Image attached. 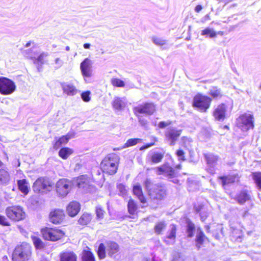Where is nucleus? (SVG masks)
<instances>
[{"instance_id": "obj_32", "label": "nucleus", "mask_w": 261, "mask_h": 261, "mask_svg": "<svg viewBox=\"0 0 261 261\" xmlns=\"http://www.w3.org/2000/svg\"><path fill=\"white\" fill-rule=\"evenodd\" d=\"M82 259V261H96L94 254L88 250L83 251Z\"/></svg>"}, {"instance_id": "obj_35", "label": "nucleus", "mask_w": 261, "mask_h": 261, "mask_svg": "<svg viewBox=\"0 0 261 261\" xmlns=\"http://www.w3.org/2000/svg\"><path fill=\"white\" fill-rule=\"evenodd\" d=\"M209 94L215 98H220L222 96L221 89L216 87H212L210 90Z\"/></svg>"}, {"instance_id": "obj_54", "label": "nucleus", "mask_w": 261, "mask_h": 261, "mask_svg": "<svg viewBox=\"0 0 261 261\" xmlns=\"http://www.w3.org/2000/svg\"><path fill=\"white\" fill-rule=\"evenodd\" d=\"M55 68H59L61 67L63 64V61L59 58H57L55 60Z\"/></svg>"}, {"instance_id": "obj_7", "label": "nucleus", "mask_w": 261, "mask_h": 261, "mask_svg": "<svg viewBox=\"0 0 261 261\" xmlns=\"http://www.w3.org/2000/svg\"><path fill=\"white\" fill-rule=\"evenodd\" d=\"M53 184L49 178L46 177L38 178L33 185V190L37 193H46L50 191Z\"/></svg>"}, {"instance_id": "obj_25", "label": "nucleus", "mask_w": 261, "mask_h": 261, "mask_svg": "<svg viewBox=\"0 0 261 261\" xmlns=\"http://www.w3.org/2000/svg\"><path fill=\"white\" fill-rule=\"evenodd\" d=\"M250 199V195L246 191H242L236 197L237 201L241 204L249 200Z\"/></svg>"}, {"instance_id": "obj_9", "label": "nucleus", "mask_w": 261, "mask_h": 261, "mask_svg": "<svg viewBox=\"0 0 261 261\" xmlns=\"http://www.w3.org/2000/svg\"><path fill=\"white\" fill-rule=\"evenodd\" d=\"M43 238L48 241H56L61 239L64 233L60 229L55 228H45L42 229Z\"/></svg>"}, {"instance_id": "obj_29", "label": "nucleus", "mask_w": 261, "mask_h": 261, "mask_svg": "<svg viewBox=\"0 0 261 261\" xmlns=\"http://www.w3.org/2000/svg\"><path fill=\"white\" fill-rule=\"evenodd\" d=\"M17 185L19 190L24 195L28 194L29 192L28 183L25 179L19 180L17 181Z\"/></svg>"}, {"instance_id": "obj_12", "label": "nucleus", "mask_w": 261, "mask_h": 261, "mask_svg": "<svg viewBox=\"0 0 261 261\" xmlns=\"http://www.w3.org/2000/svg\"><path fill=\"white\" fill-rule=\"evenodd\" d=\"M72 186L71 181L67 179H61L56 184L57 192L62 197L66 196L69 192Z\"/></svg>"}, {"instance_id": "obj_11", "label": "nucleus", "mask_w": 261, "mask_h": 261, "mask_svg": "<svg viewBox=\"0 0 261 261\" xmlns=\"http://www.w3.org/2000/svg\"><path fill=\"white\" fill-rule=\"evenodd\" d=\"M182 130L175 127H169L165 132L166 140L169 143L170 145L173 146L179 136Z\"/></svg>"}, {"instance_id": "obj_52", "label": "nucleus", "mask_w": 261, "mask_h": 261, "mask_svg": "<svg viewBox=\"0 0 261 261\" xmlns=\"http://www.w3.org/2000/svg\"><path fill=\"white\" fill-rule=\"evenodd\" d=\"M138 118V121L140 125H141L142 126L146 127L147 124V121L146 119H145L144 118L142 117V116H139L138 114V116H137Z\"/></svg>"}, {"instance_id": "obj_28", "label": "nucleus", "mask_w": 261, "mask_h": 261, "mask_svg": "<svg viewBox=\"0 0 261 261\" xmlns=\"http://www.w3.org/2000/svg\"><path fill=\"white\" fill-rule=\"evenodd\" d=\"M222 185L224 186L229 184H232L235 182L237 179V177L234 175H229L226 176H221L219 177Z\"/></svg>"}, {"instance_id": "obj_16", "label": "nucleus", "mask_w": 261, "mask_h": 261, "mask_svg": "<svg viewBox=\"0 0 261 261\" xmlns=\"http://www.w3.org/2000/svg\"><path fill=\"white\" fill-rule=\"evenodd\" d=\"M64 213L63 210L57 209L50 212L49 219L51 222L54 224H59L64 219Z\"/></svg>"}, {"instance_id": "obj_14", "label": "nucleus", "mask_w": 261, "mask_h": 261, "mask_svg": "<svg viewBox=\"0 0 261 261\" xmlns=\"http://www.w3.org/2000/svg\"><path fill=\"white\" fill-rule=\"evenodd\" d=\"M75 182L79 188L82 189L86 192H90L92 186L91 180L87 175H83L78 177Z\"/></svg>"}, {"instance_id": "obj_47", "label": "nucleus", "mask_w": 261, "mask_h": 261, "mask_svg": "<svg viewBox=\"0 0 261 261\" xmlns=\"http://www.w3.org/2000/svg\"><path fill=\"white\" fill-rule=\"evenodd\" d=\"M117 189L119 191V195L122 196H124L127 192L125 187L123 184H120L117 185Z\"/></svg>"}, {"instance_id": "obj_18", "label": "nucleus", "mask_w": 261, "mask_h": 261, "mask_svg": "<svg viewBox=\"0 0 261 261\" xmlns=\"http://www.w3.org/2000/svg\"><path fill=\"white\" fill-rule=\"evenodd\" d=\"M81 208L80 204L76 201H72L67 206V212L71 217H74L79 212Z\"/></svg>"}, {"instance_id": "obj_60", "label": "nucleus", "mask_w": 261, "mask_h": 261, "mask_svg": "<svg viewBox=\"0 0 261 261\" xmlns=\"http://www.w3.org/2000/svg\"><path fill=\"white\" fill-rule=\"evenodd\" d=\"M91 46V44L89 43H85L83 45V47L85 49H89Z\"/></svg>"}, {"instance_id": "obj_33", "label": "nucleus", "mask_w": 261, "mask_h": 261, "mask_svg": "<svg viewBox=\"0 0 261 261\" xmlns=\"http://www.w3.org/2000/svg\"><path fill=\"white\" fill-rule=\"evenodd\" d=\"M72 152V149L69 148H62L59 152V155L63 159H66Z\"/></svg>"}, {"instance_id": "obj_57", "label": "nucleus", "mask_w": 261, "mask_h": 261, "mask_svg": "<svg viewBox=\"0 0 261 261\" xmlns=\"http://www.w3.org/2000/svg\"><path fill=\"white\" fill-rule=\"evenodd\" d=\"M62 145V144L60 142L59 140L58 139L54 144V148L55 149H59L61 146Z\"/></svg>"}, {"instance_id": "obj_36", "label": "nucleus", "mask_w": 261, "mask_h": 261, "mask_svg": "<svg viewBox=\"0 0 261 261\" xmlns=\"http://www.w3.org/2000/svg\"><path fill=\"white\" fill-rule=\"evenodd\" d=\"M128 211L130 214H134L137 210V205L133 199H130L127 204Z\"/></svg>"}, {"instance_id": "obj_39", "label": "nucleus", "mask_w": 261, "mask_h": 261, "mask_svg": "<svg viewBox=\"0 0 261 261\" xmlns=\"http://www.w3.org/2000/svg\"><path fill=\"white\" fill-rule=\"evenodd\" d=\"M31 238L34 246L37 249H41L43 248V243L39 238L37 236H32Z\"/></svg>"}, {"instance_id": "obj_37", "label": "nucleus", "mask_w": 261, "mask_h": 261, "mask_svg": "<svg viewBox=\"0 0 261 261\" xmlns=\"http://www.w3.org/2000/svg\"><path fill=\"white\" fill-rule=\"evenodd\" d=\"M91 220V217L90 214H84L79 219L78 222L81 225H87Z\"/></svg>"}, {"instance_id": "obj_4", "label": "nucleus", "mask_w": 261, "mask_h": 261, "mask_svg": "<svg viewBox=\"0 0 261 261\" xmlns=\"http://www.w3.org/2000/svg\"><path fill=\"white\" fill-rule=\"evenodd\" d=\"M237 126L243 131H247L254 127V118L252 114L245 113L237 119Z\"/></svg>"}, {"instance_id": "obj_1", "label": "nucleus", "mask_w": 261, "mask_h": 261, "mask_svg": "<svg viewBox=\"0 0 261 261\" xmlns=\"http://www.w3.org/2000/svg\"><path fill=\"white\" fill-rule=\"evenodd\" d=\"M32 255L31 246L27 243L17 245L13 251L12 261H28Z\"/></svg>"}, {"instance_id": "obj_17", "label": "nucleus", "mask_w": 261, "mask_h": 261, "mask_svg": "<svg viewBox=\"0 0 261 261\" xmlns=\"http://www.w3.org/2000/svg\"><path fill=\"white\" fill-rule=\"evenodd\" d=\"M226 106L224 103L218 105L213 112L215 118L218 121H223L225 118Z\"/></svg>"}, {"instance_id": "obj_59", "label": "nucleus", "mask_w": 261, "mask_h": 261, "mask_svg": "<svg viewBox=\"0 0 261 261\" xmlns=\"http://www.w3.org/2000/svg\"><path fill=\"white\" fill-rule=\"evenodd\" d=\"M152 145H153V143H151V144H147L146 145H145V146H142L141 148H140V150H143V149H147L151 146H152Z\"/></svg>"}, {"instance_id": "obj_49", "label": "nucleus", "mask_w": 261, "mask_h": 261, "mask_svg": "<svg viewBox=\"0 0 261 261\" xmlns=\"http://www.w3.org/2000/svg\"><path fill=\"white\" fill-rule=\"evenodd\" d=\"M0 224L3 226H10V223L5 216L0 214Z\"/></svg>"}, {"instance_id": "obj_15", "label": "nucleus", "mask_w": 261, "mask_h": 261, "mask_svg": "<svg viewBox=\"0 0 261 261\" xmlns=\"http://www.w3.org/2000/svg\"><path fill=\"white\" fill-rule=\"evenodd\" d=\"M156 173L158 175H163L169 178H172L175 175L174 170L169 165L164 164L156 168Z\"/></svg>"}, {"instance_id": "obj_34", "label": "nucleus", "mask_w": 261, "mask_h": 261, "mask_svg": "<svg viewBox=\"0 0 261 261\" xmlns=\"http://www.w3.org/2000/svg\"><path fill=\"white\" fill-rule=\"evenodd\" d=\"M48 56L47 53H42L37 58H35L34 63L38 64V70L40 71L39 64L42 65L44 62V59Z\"/></svg>"}, {"instance_id": "obj_27", "label": "nucleus", "mask_w": 261, "mask_h": 261, "mask_svg": "<svg viewBox=\"0 0 261 261\" xmlns=\"http://www.w3.org/2000/svg\"><path fill=\"white\" fill-rule=\"evenodd\" d=\"M201 35L204 36L205 38H214L217 36V32L214 29L207 27L201 31Z\"/></svg>"}, {"instance_id": "obj_22", "label": "nucleus", "mask_w": 261, "mask_h": 261, "mask_svg": "<svg viewBox=\"0 0 261 261\" xmlns=\"http://www.w3.org/2000/svg\"><path fill=\"white\" fill-rule=\"evenodd\" d=\"M107 248L108 255L112 257L119 251V246L117 243L112 241L107 242Z\"/></svg>"}, {"instance_id": "obj_56", "label": "nucleus", "mask_w": 261, "mask_h": 261, "mask_svg": "<svg viewBox=\"0 0 261 261\" xmlns=\"http://www.w3.org/2000/svg\"><path fill=\"white\" fill-rule=\"evenodd\" d=\"M200 219L202 221H204L208 216V213L206 212L202 211L200 213Z\"/></svg>"}, {"instance_id": "obj_31", "label": "nucleus", "mask_w": 261, "mask_h": 261, "mask_svg": "<svg viewBox=\"0 0 261 261\" xmlns=\"http://www.w3.org/2000/svg\"><path fill=\"white\" fill-rule=\"evenodd\" d=\"M164 156V152H154L150 156V160L153 163L160 162Z\"/></svg>"}, {"instance_id": "obj_55", "label": "nucleus", "mask_w": 261, "mask_h": 261, "mask_svg": "<svg viewBox=\"0 0 261 261\" xmlns=\"http://www.w3.org/2000/svg\"><path fill=\"white\" fill-rule=\"evenodd\" d=\"M69 138L67 137V136H63L59 139L60 142L62 144V145L65 144L68 142L69 141Z\"/></svg>"}, {"instance_id": "obj_53", "label": "nucleus", "mask_w": 261, "mask_h": 261, "mask_svg": "<svg viewBox=\"0 0 261 261\" xmlns=\"http://www.w3.org/2000/svg\"><path fill=\"white\" fill-rule=\"evenodd\" d=\"M171 124V121H161L159 124L158 126L161 128H164L166 126H169Z\"/></svg>"}, {"instance_id": "obj_8", "label": "nucleus", "mask_w": 261, "mask_h": 261, "mask_svg": "<svg viewBox=\"0 0 261 261\" xmlns=\"http://www.w3.org/2000/svg\"><path fill=\"white\" fill-rule=\"evenodd\" d=\"M15 83L5 77H0V93L8 95L12 94L16 90Z\"/></svg>"}, {"instance_id": "obj_45", "label": "nucleus", "mask_w": 261, "mask_h": 261, "mask_svg": "<svg viewBox=\"0 0 261 261\" xmlns=\"http://www.w3.org/2000/svg\"><path fill=\"white\" fill-rule=\"evenodd\" d=\"M175 234H176V227L175 225H173L171 226L170 233L168 236L167 239L170 240H174L175 238Z\"/></svg>"}, {"instance_id": "obj_44", "label": "nucleus", "mask_w": 261, "mask_h": 261, "mask_svg": "<svg viewBox=\"0 0 261 261\" xmlns=\"http://www.w3.org/2000/svg\"><path fill=\"white\" fill-rule=\"evenodd\" d=\"M112 84L114 86L117 87H123L124 86V82L118 79H113Z\"/></svg>"}, {"instance_id": "obj_10", "label": "nucleus", "mask_w": 261, "mask_h": 261, "mask_svg": "<svg viewBox=\"0 0 261 261\" xmlns=\"http://www.w3.org/2000/svg\"><path fill=\"white\" fill-rule=\"evenodd\" d=\"M133 110L136 116H138V114L151 115L155 111V106L152 102H146L134 107Z\"/></svg>"}, {"instance_id": "obj_5", "label": "nucleus", "mask_w": 261, "mask_h": 261, "mask_svg": "<svg viewBox=\"0 0 261 261\" xmlns=\"http://www.w3.org/2000/svg\"><path fill=\"white\" fill-rule=\"evenodd\" d=\"M212 99L201 94L196 95L193 101V106L201 112H206L209 108Z\"/></svg>"}, {"instance_id": "obj_13", "label": "nucleus", "mask_w": 261, "mask_h": 261, "mask_svg": "<svg viewBox=\"0 0 261 261\" xmlns=\"http://www.w3.org/2000/svg\"><path fill=\"white\" fill-rule=\"evenodd\" d=\"M92 61L88 58H85L81 63L80 69L86 82H87L86 78L92 75Z\"/></svg>"}, {"instance_id": "obj_51", "label": "nucleus", "mask_w": 261, "mask_h": 261, "mask_svg": "<svg viewBox=\"0 0 261 261\" xmlns=\"http://www.w3.org/2000/svg\"><path fill=\"white\" fill-rule=\"evenodd\" d=\"M176 154L178 158V160L180 161H185V153L182 150L179 149L176 151Z\"/></svg>"}, {"instance_id": "obj_30", "label": "nucleus", "mask_w": 261, "mask_h": 261, "mask_svg": "<svg viewBox=\"0 0 261 261\" xmlns=\"http://www.w3.org/2000/svg\"><path fill=\"white\" fill-rule=\"evenodd\" d=\"M10 180V175L8 172L4 169H0V184H6Z\"/></svg>"}, {"instance_id": "obj_58", "label": "nucleus", "mask_w": 261, "mask_h": 261, "mask_svg": "<svg viewBox=\"0 0 261 261\" xmlns=\"http://www.w3.org/2000/svg\"><path fill=\"white\" fill-rule=\"evenodd\" d=\"M202 6L200 5H197L195 8V11L197 13H199L202 9Z\"/></svg>"}, {"instance_id": "obj_24", "label": "nucleus", "mask_w": 261, "mask_h": 261, "mask_svg": "<svg viewBox=\"0 0 261 261\" xmlns=\"http://www.w3.org/2000/svg\"><path fill=\"white\" fill-rule=\"evenodd\" d=\"M60 261H77V256L73 252H65L60 254Z\"/></svg>"}, {"instance_id": "obj_19", "label": "nucleus", "mask_w": 261, "mask_h": 261, "mask_svg": "<svg viewBox=\"0 0 261 261\" xmlns=\"http://www.w3.org/2000/svg\"><path fill=\"white\" fill-rule=\"evenodd\" d=\"M62 87L64 93L69 96L75 95L77 92V90L72 84L70 83H64L62 85Z\"/></svg>"}, {"instance_id": "obj_63", "label": "nucleus", "mask_w": 261, "mask_h": 261, "mask_svg": "<svg viewBox=\"0 0 261 261\" xmlns=\"http://www.w3.org/2000/svg\"><path fill=\"white\" fill-rule=\"evenodd\" d=\"M31 41H30V42H28V43L25 44V47H29V46L31 45Z\"/></svg>"}, {"instance_id": "obj_21", "label": "nucleus", "mask_w": 261, "mask_h": 261, "mask_svg": "<svg viewBox=\"0 0 261 261\" xmlns=\"http://www.w3.org/2000/svg\"><path fill=\"white\" fill-rule=\"evenodd\" d=\"M204 158L208 166L212 168L217 165L219 159L218 156L210 153L204 154Z\"/></svg>"}, {"instance_id": "obj_48", "label": "nucleus", "mask_w": 261, "mask_h": 261, "mask_svg": "<svg viewBox=\"0 0 261 261\" xmlns=\"http://www.w3.org/2000/svg\"><path fill=\"white\" fill-rule=\"evenodd\" d=\"M152 41L157 45L162 46L166 44V41L160 38L153 37Z\"/></svg>"}, {"instance_id": "obj_26", "label": "nucleus", "mask_w": 261, "mask_h": 261, "mask_svg": "<svg viewBox=\"0 0 261 261\" xmlns=\"http://www.w3.org/2000/svg\"><path fill=\"white\" fill-rule=\"evenodd\" d=\"M133 192L137 196L141 203H146V199L143 194L142 188L140 185H136L134 186Z\"/></svg>"}, {"instance_id": "obj_50", "label": "nucleus", "mask_w": 261, "mask_h": 261, "mask_svg": "<svg viewBox=\"0 0 261 261\" xmlns=\"http://www.w3.org/2000/svg\"><path fill=\"white\" fill-rule=\"evenodd\" d=\"M96 216L99 219H101L103 217L104 211L100 206H97L96 208Z\"/></svg>"}, {"instance_id": "obj_64", "label": "nucleus", "mask_w": 261, "mask_h": 261, "mask_svg": "<svg viewBox=\"0 0 261 261\" xmlns=\"http://www.w3.org/2000/svg\"><path fill=\"white\" fill-rule=\"evenodd\" d=\"M123 148H124L123 147L122 148H114V150H120Z\"/></svg>"}, {"instance_id": "obj_42", "label": "nucleus", "mask_w": 261, "mask_h": 261, "mask_svg": "<svg viewBox=\"0 0 261 261\" xmlns=\"http://www.w3.org/2000/svg\"><path fill=\"white\" fill-rule=\"evenodd\" d=\"M140 139H128L124 144L123 148L129 147L136 145L139 142H141Z\"/></svg>"}, {"instance_id": "obj_62", "label": "nucleus", "mask_w": 261, "mask_h": 261, "mask_svg": "<svg viewBox=\"0 0 261 261\" xmlns=\"http://www.w3.org/2000/svg\"><path fill=\"white\" fill-rule=\"evenodd\" d=\"M219 35L220 36H223L224 35V32L222 31H219L217 32V35Z\"/></svg>"}, {"instance_id": "obj_3", "label": "nucleus", "mask_w": 261, "mask_h": 261, "mask_svg": "<svg viewBox=\"0 0 261 261\" xmlns=\"http://www.w3.org/2000/svg\"><path fill=\"white\" fill-rule=\"evenodd\" d=\"M145 185L151 198L161 200L165 197L166 190L163 186L153 184L149 179L145 181Z\"/></svg>"}, {"instance_id": "obj_6", "label": "nucleus", "mask_w": 261, "mask_h": 261, "mask_svg": "<svg viewBox=\"0 0 261 261\" xmlns=\"http://www.w3.org/2000/svg\"><path fill=\"white\" fill-rule=\"evenodd\" d=\"M7 217L11 220L19 221L25 218V213L23 208L19 205L9 206L6 209Z\"/></svg>"}, {"instance_id": "obj_61", "label": "nucleus", "mask_w": 261, "mask_h": 261, "mask_svg": "<svg viewBox=\"0 0 261 261\" xmlns=\"http://www.w3.org/2000/svg\"><path fill=\"white\" fill-rule=\"evenodd\" d=\"M219 2H224L226 4H227L229 3L230 2L232 1V0H217Z\"/></svg>"}, {"instance_id": "obj_43", "label": "nucleus", "mask_w": 261, "mask_h": 261, "mask_svg": "<svg viewBox=\"0 0 261 261\" xmlns=\"http://www.w3.org/2000/svg\"><path fill=\"white\" fill-rule=\"evenodd\" d=\"M195 230V225L193 223L190 222L188 223L187 225V233L188 237L189 238H191L194 235V231Z\"/></svg>"}, {"instance_id": "obj_23", "label": "nucleus", "mask_w": 261, "mask_h": 261, "mask_svg": "<svg viewBox=\"0 0 261 261\" xmlns=\"http://www.w3.org/2000/svg\"><path fill=\"white\" fill-rule=\"evenodd\" d=\"M206 237L202 231V230L198 228L197 229V232L196 236V246L197 248V249L199 250L201 245L203 244L204 242V240L206 239Z\"/></svg>"}, {"instance_id": "obj_20", "label": "nucleus", "mask_w": 261, "mask_h": 261, "mask_svg": "<svg viewBox=\"0 0 261 261\" xmlns=\"http://www.w3.org/2000/svg\"><path fill=\"white\" fill-rule=\"evenodd\" d=\"M125 98L115 97L112 102V106L114 109L117 110H121L125 107Z\"/></svg>"}, {"instance_id": "obj_41", "label": "nucleus", "mask_w": 261, "mask_h": 261, "mask_svg": "<svg viewBox=\"0 0 261 261\" xmlns=\"http://www.w3.org/2000/svg\"><path fill=\"white\" fill-rule=\"evenodd\" d=\"M253 179L257 188L261 189V172H255L253 174Z\"/></svg>"}, {"instance_id": "obj_46", "label": "nucleus", "mask_w": 261, "mask_h": 261, "mask_svg": "<svg viewBox=\"0 0 261 261\" xmlns=\"http://www.w3.org/2000/svg\"><path fill=\"white\" fill-rule=\"evenodd\" d=\"M90 94L91 93L89 91L83 92L81 94V97L83 100L85 102H89L91 99Z\"/></svg>"}, {"instance_id": "obj_38", "label": "nucleus", "mask_w": 261, "mask_h": 261, "mask_svg": "<svg viewBox=\"0 0 261 261\" xmlns=\"http://www.w3.org/2000/svg\"><path fill=\"white\" fill-rule=\"evenodd\" d=\"M97 255L100 259H103L106 257V246L103 243H100L97 250Z\"/></svg>"}, {"instance_id": "obj_2", "label": "nucleus", "mask_w": 261, "mask_h": 261, "mask_svg": "<svg viewBox=\"0 0 261 261\" xmlns=\"http://www.w3.org/2000/svg\"><path fill=\"white\" fill-rule=\"evenodd\" d=\"M118 162V156L115 154H110L102 161L101 168L103 172L110 175L114 174L117 170Z\"/></svg>"}, {"instance_id": "obj_40", "label": "nucleus", "mask_w": 261, "mask_h": 261, "mask_svg": "<svg viewBox=\"0 0 261 261\" xmlns=\"http://www.w3.org/2000/svg\"><path fill=\"white\" fill-rule=\"evenodd\" d=\"M166 224L163 221L157 223L154 226L155 232L157 234L161 233L162 231L165 229Z\"/></svg>"}]
</instances>
